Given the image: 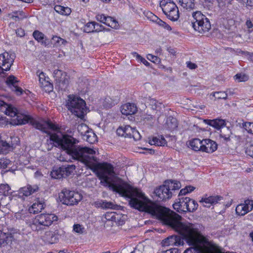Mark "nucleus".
<instances>
[{
	"mask_svg": "<svg viewBox=\"0 0 253 253\" xmlns=\"http://www.w3.org/2000/svg\"><path fill=\"white\" fill-rule=\"evenodd\" d=\"M204 122L215 128L217 129H220V137L223 138L226 141L230 140V137L232 134L231 130L229 127H226L225 121L222 119H216L213 120H204Z\"/></svg>",
	"mask_w": 253,
	"mask_h": 253,
	"instance_id": "7",
	"label": "nucleus"
},
{
	"mask_svg": "<svg viewBox=\"0 0 253 253\" xmlns=\"http://www.w3.org/2000/svg\"><path fill=\"white\" fill-rule=\"evenodd\" d=\"M193 19L191 21L194 29L200 34H205L211 29L209 19L201 11H196L192 13Z\"/></svg>",
	"mask_w": 253,
	"mask_h": 253,
	"instance_id": "5",
	"label": "nucleus"
},
{
	"mask_svg": "<svg viewBox=\"0 0 253 253\" xmlns=\"http://www.w3.org/2000/svg\"><path fill=\"white\" fill-rule=\"evenodd\" d=\"M149 143L151 145L157 146H165L167 144V141L162 135L153 137L151 140H149Z\"/></svg>",
	"mask_w": 253,
	"mask_h": 253,
	"instance_id": "26",
	"label": "nucleus"
},
{
	"mask_svg": "<svg viewBox=\"0 0 253 253\" xmlns=\"http://www.w3.org/2000/svg\"><path fill=\"white\" fill-rule=\"evenodd\" d=\"M163 244L164 246L170 245H180L181 239L179 237L176 236H170L163 240Z\"/></svg>",
	"mask_w": 253,
	"mask_h": 253,
	"instance_id": "23",
	"label": "nucleus"
},
{
	"mask_svg": "<svg viewBox=\"0 0 253 253\" xmlns=\"http://www.w3.org/2000/svg\"><path fill=\"white\" fill-rule=\"evenodd\" d=\"M3 188L5 191L4 192L6 191L7 192H8L9 190H10V188L8 184H1L0 185V189Z\"/></svg>",
	"mask_w": 253,
	"mask_h": 253,
	"instance_id": "56",
	"label": "nucleus"
},
{
	"mask_svg": "<svg viewBox=\"0 0 253 253\" xmlns=\"http://www.w3.org/2000/svg\"><path fill=\"white\" fill-rule=\"evenodd\" d=\"M234 78L236 80H238V82H245L248 80L249 77L244 74L239 73L236 74L234 76Z\"/></svg>",
	"mask_w": 253,
	"mask_h": 253,
	"instance_id": "41",
	"label": "nucleus"
},
{
	"mask_svg": "<svg viewBox=\"0 0 253 253\" xmlns=\"http://www.w3.org/2000/svg\"><path fill=\"white\" fill-rule=\"evenodd\" d=\"M41 86L43 87L45 91L48 92L51 91L53 89V85L49 82H45L44 85H41Z\"/></svg>",
	"mask_w": 253,
	"mask_h": 253,
	"instance_id": "45",
	"label": "nucleus"
},
{
	"mask_svg": "<svg viewBox=\"0 0 253 253\" xmlns=\"http://www.w3.org/2000/svg\"><path fill=\"white\" fill-rule=\"evenodd\" d=\"M186 64L187 67L191 70L195 69L198 67L197 65L195 63H192L191 61H187L186 62Z\"/></svg>",
	"mask_w": 253,
	"mask_h": 253,
	"instance_id": "52",
	"label": "nucleus"
},
{
	"mask_svg": "<svg viewBox=\"0 0 253 253\" xmlns=\"http://www.w3.org/2000/svg\"><path fill=\"white\" fill-rule=\"evenodd\" d=\"M154 193L158 197V200L159 199V200L161 201L169 199L172 195V192L169 190L166 184L156 188L154 191Z\"/></svg>",
	"mask_w": 253,
	"mask_h": 253,
	"instance_id": "13",
	"label": "nucleus"
},
{
	"mask_svg": "<svg viewBox=\"0 0 253 253\" xmlns=\"http://www.w3.org/2000/svg\"><path fill=\"white\" fill-rule=\"evenodd\" d=\"M105 218L107 220H113L115 219V213L114 212H107L105 215Z\"/></svg>",
	"mask_w": 253,
	"mask_h": 253,
	"instance_id": "55",
	"label": "nucleus"
},
{
	"mask_svg": "<svg viewBox=\"0 0 253 253\" xmlns=\"http://www.w3.org/2000/svg\"><path fill=\"white\" fill-rule=\"evenodd\" d=\"M61 202L64 205L73 206L77 204L83 198L78 192L63 190L59 195Z\"/></svg>",
	"mask_w": 253,
	"mask_h": 253,
	"instance_id": "9",
	"label": "nucleus"
},
{
	"mask_svg": "<svg viewBox=\"0 0 253 253\" xmlns=\"http://www.w3.org/2000/svg\"><path fill=\"white\" fill-rule=\"evenodd\" d=\"M159 26L164 27L165 29L170 31L171 30V28L169 25L167 24L165 22L162 21L161 19L159 20L158 23H157Z\"/></svg>",
	"mask_w": 253,
	"mask_h": 253,
	"instance_id": "46",
	"label": "nucleus"
},
{
	"mask_svg": "<svg viewBox=\"0 0 253 253\" xmlns=\"http://www.w3.org/2000/svg\"><path fill=\"white\" fill-rule=\"evenodd\" d=\"M203 140H201L199 138H194L191 140L189 142V145L191 149L195 151H202L203 145Z\"/></svg>",
	"mask_w": 253,
	"mask_h": 253,
	"instance_id": "24",
	"label": "nucleus"
},
{
	"mask_svg": "<svg viewBox=\"0 0 253 253\" xmlns=\"http://www.w3.org/2000/svg\"><path fill=\"white\" fill-rule=\"evenodd\" d=\"M58 219V217L54 214L42 213L36 216L30 226L33 231H39L43 230V227L49 226L53 222L57 221Z\"/></svg>",
	"mask_w": 253,
	"mask_h": 253,
	"instance_id": "6",
	"label": "nucleus"
},
{
	"mask_svg": "<svg viewBox=\"0 0 253 253\" xmlns=\"http://www.w3.org/2000/svg\"><path fill=\"white\" fill-rule=\"evenodd\" d=\"M9 164V161L4 159H0V169L6 168Z\"/></svg>",
	"mask_w": 253,
	"mask_h": 253,
	"instance_id": "49",
	"label": "nucleus"
},
{
	"mask_svg": "<svg viewBox=\"0 0 253 253\" xmlns=\"http://www.w3.org/2000/svg\"><path fill=\"white\" fill-rule=\"evenodd\" d=\"M0 111L11 117H16L14 120L17 121V125L30 123L36 128L49 134H50L49 130L57 131L59 129V127L50 121H38L29 115L19 114L16 108L6 103L1 99H0Z\"/></svg>",
	"mask_w": 253,
	"mask_h": 253,
	"instance_id": "3",
	"label": "nucleus"
},
{
	"mask_svg": "<svg viewBox=\"0 0 253 253\" xmlns=\"http://www.w3.org/2000/svg\"><path fill=\"white\" fill-rule=\"evenodd\" d=\"M13 236L11 233H4L0 230V248L12 242Z\"/></svg>",
	"mask_w": 253,
	"mask_h": 253,
	"instance_id": "21",
	"label": "nucleus"
},
{
	"mask_svg": "<svg viewBox=\"0 0 253 253\" xmlns=\"http://www.w3.org/2000/svg\"><path fill=\"white\" fill-rule=\"evenodd\" d=\"M33 36L35 39L38 42H41L42 44L45 43L44 42V39L45 37L42 33L38 30H36L33 32Z\"/></svg>",
	"mask_w": 253,
	"mask_h": 253,
	"instance_id": "31",
	"label": "nucleus"
},
{
	"mask_svg": "<svg viewBox=\"0 0 253 253\" xmlns=\"http://www.w3.org/2000/svg\"><path fill=\"white\" fill-rule=\"evenodd\" d=\"M203 145L202 151L207 153H212L217 148V145L215 142L210 139H203Z\"/></svg>",
	"mask_w": 253,
	"mask_h": 253,
	"instance_id": "17",
	"label": "nucleus"
},
{
	"mask_svg": "<svg viewBox=\"0 0 253 253\" xmlns=\"http://www.w3.org/2000/svg\"><path fill=\"white\" fill-rule=\"evenodd\" d=\"M249 125L250 127H253V123H245L244 124V126L247 127V126ZM251 131V133H252L253 132V130H252L251 128H250V130Z\"/></svg>",
	"mask_w": 253,
	"mask_h": 253,
	"instance_id": "60",
	"label": "nucleus"
},
{
	"mask_svg": "<svg viewBox=\"0 0 253 253\" xmlns=\"http://www.w3.org/2000/svg\"><path fill=\"white\" fill-rule=\"evenodd\" d=\"M246 153L253 158V144L248 146L246 150Z\"/></svg>",
	"mask_w": 253,
	"mask_h": 253,
	"instance_id": "48",
	"label": "nucleus"
},
{
	"mask_svg": "<svg viewBox=\"0 0 253 253\" xmlns=\"http://www.w3.org/2000/svg\"><path fill=\"white\" fill-rule=\"evenodd\" d=\"M166 185L169 190L172 192L173 191L178 190L180 188L181 185L179 181L175 180H169L165 182Z\"/></svg>",
	"mask_w": 253,
	"mask_h": 253,
	"instance_id": "27",
	"label": "nucleus"
},
{
	"mask_svg": "<svg viewBox=\"0 0 253 253\" xmlns=\"http://www.w3.org/2000/svg\"><path fill=\"white\" fill-rule=\"evenodd\" d=\"M39 187L37 185H27L26 186L21 188L19 189V193L25 196H28L38 191Z\"/></svg>",
	"mask_w": 253,
	"mask_h": 253,
	"instance_id": "19",
	"label": "nucleus"
},
{
	"mask_svg": "<svg viewBox=\"0 0 253 253\" xmlns=\"http://www.w3.org/2000/svg\"><path fill=\"white\" fill-rule=\"evenodd\" d=\"M11 18L15 21L19 20L21 18L18 15H12L11 17Z\"/></svg>",
	"mask_w": 253,
	"mask_h": 253,
	"instance_id": "61",
	"label": "nucleus"
},
{
	"mask_svg": "<svg viewBox=\"0 0 253 253\" xmlns=\"http://www.w3.org/2000/svg\"><path fill=\"white\" fill-rule=\"evenodd\" d=\"M116 133L119 136L126 138H133L135 141L139 140L141 138V135L139 132L130 126L119 127L117 129Z\"/></svg>",
	"mask_w": 253,
	"mask_h": 253,
	"instance_id": "11",
	"label": "nucleus"
},
{
	"mask_svg": "<svg viewBox=\"0 0 253 253\" xmlns=\"http://www.w3.org/2000/svg\"><path fill=\"white\" fill-rule=\"evenodd\" d=\"M147 59L154 63L157 62L159 60V58L157 56H154L151 54H149L147 55Z\"/></svg>",
	"mask_w": 253,
	"mask_h": 253,
	"instance_id": "54",
	"label": "nucleus"
},
{
	"mask_svg": "<svg viewBox=\"0 0 253 253\" xmlns=\"http://www.w3.org/2000/svg\"><path fill=\"white\" fill-rule=\"evenodd\" d=\"M52 40L57 44V45H65L67 42L66 40L57 36H53Z\"/></svg>",
	"mask_w": 253,
	"mask_h": 253,
	"instance_id": "40",
	"label": "nucleus"
},
{
	"mask_svg": "<svg viewBox=\"0 0 253 253\" xmlns=\"http://www.w3.org/2000/svg\"><path fill=\"white\" fill-rule=\"evenodd\" d=\"M180 5L184 9L190 11L195 8V0H179Z\"/></svg>",
	"mask_w": 253,
	"mask_h": 253,
	"instance_id": "25",
	"label": "nucleus"
},
{
	"mask_svg": "<svg viewBox=\"0 0 253 253\" xmlns=\"http://www.w3.org/2000/svg\"><path fill=\"white\" fill-rule=\"evenodd\" d=\"M62 170V175L63 177H65L71 175L73 171L75 169V166L74 165H64L61 166Z\"/></svg>",
	"mask_w": 253,
	"mask_h": 253,
	"instance_id": "28",
	"label": "nucleus"
},
{
	"mask_svg": "<svg viewBox=\"0 0 253 253\" xmlns=\"http://www.w3.org/2000/svg\"><path fill=\"white\" fill-rule=\"evenodd\" d=\"M147 16L151 21L156 22L157 24L158 23L159 20H160L159 18L151 12L147 13Z\"/></svg>",
	"mask_w": 253,
	"mask_h": 253,
	"instance_id": "44",
	"label": "nucleus"
},
{
	"mask_svg": "<svg viewBox=\"0 0 253 253\" xmlns=\"http://www.w3.org/2000/svg\"><path fill=\"white\" fill-rule=\"evenodd\" d=\"M104 24L115 29H118L119 26L118 21L111 16H107L106 17V22H104Z\"/></svg>",
	"mask_w": 253,
	"mask_h": 253,
	"instance_id": "30",
	"label": "nucleus"
},
{
	"mask_svg": "<svg viewBox=\"0 0 253 253\" xmlns=\"http://www.w3.org/2000/svg\"><path fill=\"white\" fill-rule=\"evenodd\" d=\"M177 126L178 123L176 118L169 116L167 119L166 122L165 124V128L170 131H172L175 129Z\"/></svg>",
	"mask_w": 253,
	"mask_h": 253,
	"instance_id": "22",
	"label": "nucleus"
},
{
	"mask_svg": "<svg viewBox=\"0 0 253 253\" xmlns=\"http://www.w3.org/2000/svg\"><path fill=\"white\" fill-rule=\"evenodd\" d=\"M148 103L151 106V108L153 110H158L161 108V106L162 104L160 102H158L154 98H149L148 99Z\"/></svg>",
	"mask_w": 253,
	"mask_h": 253,
	"instance_id": "33",
	"label": "nucleus"
},
{
	"mask_svg": "<svg viewBox=\"0 0 253 253\" xmlns=\"http://www.w3.org/2000/svg\"><path fill=\"white\" fill-rule=\"evenodd\" d=\"M98 168L97 176L102 185L129 198V204L131 208L155 216L164 224L179 233L189 245L192 246L183 253H204L203 247L200 244V239L193 233L192 225L182 222L180 215L152 202L138 189L128 187L116 175L112 165L108 163H100Z\"/></svg>",
	"mask_w": 253,
	"mask_h": 253,
	"instance_id": "1",
	"label": "nucleus"
},
{
	"mask_svg": "<svg viewBox=\"0 0 253 253\" xmlns=\"http://www.w3.org/2000/svg\"><path fill=\"white\" fill-rule=\"evenodd\" d=\"M53 75L55 80V88L59 90H65L69 84L66 74L60 70H56L54 71Z\"/></svg>",
	"mask_w": 253,
	"mask_h": 253,
	"instance_id": "10",
	"label": "nucleus"
},
{
	"mask_svg": "<svg viewBox=\"0 0 253 253\" xmlns=\"http://www.w3.org/2000/svg\"><path fill=\"white\" fill-rule=\"evenodd\" d=\"M186 189H187L188 193L191 192L192 191H194L195 188L192 186H187L185 187Z\"/></svg>",
	"mask_w": 253,
	"mask_h": 253,
	"instance_id": "59",
	"label": "nucleus"
},
{
	"mask_svg": "<svg viewBox=\"0 0 253 253\" xmlns=\"http://www.w3.org/2000/svg\"><path fill=\"white\" fill-rule=\"evenodd\" d=\"M188 193V191H187V189H186V188L185 187L183 189H182L179 193V196H182V195H185V194H187Z\"/></svg>",
	"mask_w": 253,
	"mask_h": 253,
	"instance_id": "58",
	"label": "nucleus"
},
{
	"mask_svg": "<svg viewBox=\"0 0 253 253\" xmlns=\"http://www.w3.org/2000/svg\"><path fill=\"white\" fill-rule=\"evenodd\" d=\"M107 17L104 14H98L96 16V19L98 21L104 23V22H106Z\"/></svg>",
	"mask_w": 253,
	"mask_h": 253,
	"instance_id": "51",
	"label": "nucleus"
},
{
	"mask_svg": "<svg viewBox=\"0 0 253 253\" xmlns=\"http://www.w3.org/2000/svg\"><path fill=\"white\" fill-rule=\"evenodd\" d=\"M246 25L248 29L253 28V23L250 19H248L246 22Z\"/></svg>",
	"mask_w": 253,
	"mask_h": 253,
	"instance_id": "57",
	"label": "nucleus"
},
{
	"mask_svg": "<svg viewBox=\"0 0 253 253\" xmlns=\"http://www.w3.org/2000/svg\"><path fill=\"white\" fill-rule=\"evenodd\" d=\"M132 54L134 57H136L137 59L141 61V62H142L146 66H149L150 65V63L145 58H143L137 53L133 52Z\"/></svg>",
	"mask_w": 253,
	"mask_h": 253,
	"instance_id": "43",
	"label": "nucleus"
},
{
	"mask_svg": "<svg viewBox=\"0 0 253 253\" xmlns=\"http://www.w3.org/2000/svg\"><path fill=\"white\" fill-rule=\"evenodd\" d=\"M188 205L189 206L187 210V211L188 212H194L197 209L198 207L197 203L195 200L190 198Z\"/></svg>",
	"mask_w": 253,
	"mask_h": 253,
	"instance_id": "35",
	"label": "nucleus"
},
{
	"mask_svg": "<svg viewBox=\"0 0 253 253\" xmlns=\"http://www.w3.org/2000/svg\"><path fill=\"white\" fill-rule=\"evenodd\" d=\"M77 129L78 132L80 133L81 135H84V137L87 133H90L88 127L84 124L79 125L77 126Z\"/></svg>",
	"mask_w": 253,
	"mask_h": 253,
	"instance_id": "32",
	"label": "nucleus"
},
{
	"mask_svg": "<svg viewBox=\"0 0 253 253\" xmlns=\"http://www.w3.org/2000/svg\"><path fill=\"white\" fill-rule=\"evenodd\" d=\"M103 201L102 200H98L95 202H94L93 205H94L96 208H101L102 209L103 205Z\"/></svg>",
	"mask_w": 253,
	"mask_h": 253,
	"instance_id": "53",
	"label": "nucleus"
},
{
	"mask_svg": "<svg viewBox=\"0 0 253 253\" xmlns=\"http://www.w3.org/2000/svg\"><path fill=\"white\" fill-rule=\"evenodd\" d=\"M178 200L173 204L174 209L179 213L187 212L190 198L187 197H181L178 199Z\"/></svg>",
	"mask_w": 253,
	"mask_h": 253,
	"instance_id": "14",
	"label": "nucleus"
},
{
	"mask_svg": "<svg viewBox=\"0 0 253 253\" xmlns=\"http://www.w3.org/2000/svg\"><path fill=\"white\" fill-rule=\"evenodd\" d=\"M94 27V32H98L101 31L103 29V27L101 25L95 22H93Z\"/></svg>",
	"mask_w": 253,
	"mask_h": 253,
	"instance_id": "50",
	"label": "nucleus"
},
{
	"mask_svg": "<svg viewBox=\"0 0 253 253\" xmlns=\"http://www.w3.org/2000/svg\"><path fill=\"white\" fill-rule=\"evenodd\" d=\"M103 205L102 207V209L107 210V209H118V206L114 204V203L111 202H107L106 200L103 201Z\"/></svg>",
	"mask_w": 253,
	"mask_h": 253,
	"instance_id": "36",
	"label": "nucleus"
},
{
	"mask_svg": "<svg viewBox=\"0 0 253 253\" xmlns=\"http://www.w3.org/2000/svg\"><path fill=\"white\" fill-rule=\"evenodd\" d=\"M62 168L60 167V168L53 170L50 173L51 176L54 179H60L63 177V175H62Z\"/></svg>",
	"mask_w": 253,
	"mask_h": 253,
	"instance_id": "34",
	"label": "nucleus"
},
{
	"mask_svg": "<svg viewBox=\"0 0 253 253\" xmlns=\"http://www.w3.org/2000/svg\"><path fill=\"white\" fill-rule=\"evenodd\" d=\"M49 144H48L47 149L50 150L53 146L59 147L65 151L66 153L73 159L81 161L85 165H89L93 158L95 151L86 147H82L76 144L78 141L73 137L69 135H60L56 133L50 135Z\"/></svg>",
	"mask_w": 253,
	"mask_h": 253,
	"instance_id": "2",
	"label": "nucleus"
},
{
	"mask_svg": "<svg viewBox=\"0 0 253 253\" xmlns=\"http://www.w3.org/2000/svg\"><path fill=\"white\" fill-rule=\"evenodd\" d=\"M39 82L41 85H44L45 82H47L45 80V76L43 72L40 73L39 75Z\"/></svg>",
	"mask_w": 253,
	"mask_h": 253,
	"instance_id": "47",
	"label": "nucleus"
},
{
	"mask_svg": "<svg viewBox=\"0 0 253 253\" xmlns=\"http://www.w3.org/2000/svg\"><path fill=\"white\" fill-rule=\"evenodd\" d=\"M212 95L217 99H225L227 97V93L224 91L214 92L212 93Z\"/></svg>",
	"mask_w": 253,
	"mask_h": 253,
	"instance_id": "37",
	"label": "nucleus"
},
{
	"mask_svg": "<svg viewBox=\"0 0 253 253\" xmlns=\"http://www.w3.org/2000/svg\"><path fill=\"white\" fill-rule=\"evenodd\" d=\"M54 9L56 12L62 15H68L71 12L70 8L67 7H65L61 5H56Z\"/></svg>",
	"mask_w": 253,
	"mask_h": 253,
	"instance_id": "29",
	"label": "nucleus"
},
{
	"mask_svg": "<svg viewBox=\"0 0 253 253\" xmlns=\"http://www.w3.org/2000/svg\"><path fill=\"white\" fill-rule=\"evenodd\" d=\"M247 4L250 6H253V0H247Z\"/></svg>",
	"mask_w": 253,
	"mask_h": 253,
	"instance_id": "62",
	"label": "nucleus"
},
{
	"mask_svg": "<svg viewBox=\"0 0 253 253\" xmlns=\"http://www.w3.org/2000/svg\"><path fill=\"white\" fill-rule=\"evenodd\" d=\"M94 27L93 22H88L84 26V31L87 33L94 32Z\"/></svg>",
	"mask_w": 253,
	"mask_h": 253,
	"instance_id": "38",
	"label": "nucleus"
},
{
	"mask_svg": "<svg viewBox=\"0 0 253 253\" xmlns=\"http://www.w3.org/2000/svg\"><path fill=\"white\" fill-rule=\"evenodd\" d=\"M170 252H172V253H180L179 252V250L177 249L176 248H172L171 249H169Z\"/></svg>",
	"mask_w": 253,
	"mask_h": 253,
	"instance_id": "63",
	"label": "nucleus"
},
{
	"mask_svg": "<svg viewBox=\"0 0 253 253\" xmlns=\"http://www.w3.org/2000/svg\"><path fill=\"white\" fill-rule=\"evenodd\" d=\"M58 160L60 161H67V160L61 155L59 157Z\"/></svg>",
	"mask_w": 253,
	"mask_h": 253,
	"instance_id": "64",
	"label": "nucleus"
},
{
	"mask_svg": "<svg viewBox=\"0 0 253 253\" xmlns=\"http://www.w3.org/2000/svg\"><path fill=\"white\" fill-rule=\"evenodd\" d=\"M73 230L78 233L83 234L84 231V228L82 225L77 224L74 225Z\"/></svg>",
	"mask_w": 253,
	"mask_h": 253,
	"instance_id": "42",
	"label": "nucleus"
},
{
	"mask_svg": "<svg viewBox=\"0 0 253 253\" xmlns=\"http://www.w3.org/2000/svg\"><path fill=\"white\" fill-rule=\"evenodd\" d=\"M164 13L171 21H176L179 17V10L176 4L171 0H162L160 3Z\"/></svg>",
	"mask_w": 253,
	"mask_h": 253,
	"instance_id": "8",
	"label": "nucleus"
},
{
	"mask_svg": "<svg viewBox=\"0 0 253 253\" xmlns=\"http://www.w3.org/2000/svg\"><path fill=\"white\" fill-rule=\"evenodd\" d=\"M18 81L14 76H10L6 80V84L17 95H21L23 93V89L18 86Z\"/></svg>",
	"mask_w": 253,
	"mask_h": 253,
	"instance_id": "15",
	"label": "nucleus"
},
{
	"mask_svg": "<svg viewBox=\"0 0 253 253\" xmlns=\"http://www.w3.org/2000/svg\"><path fill=\"white\" fill-rule=\"evenodd\" d=\"M121 112L126 116L135 114L137 109L136 105L132 103H126L122 106Z\"/></svg>",
	"mask_w": 253,
	"mask_h": 253,
	"instance_id": "18",
	"label": "nucleus"
},
{
	"mask_svg": "<svg viewBox=\"0 0 253 253\" xmlns=\"http://www.w3.org/2000/svg\"><path fill=\"white\" fill-rule=\"evenodd\" d=\"M222 199V197L219 196H210L208 197H203L199 201L205 207L210 208L211 206L217 204L218 201Z\"/></svg>",
	"mask_w": 253,
	"mask_h": 253,
	"instance_id": "16",
	"label": "nucleus"
},
{
	"mask_svg": "<svg viewBox=\"0 0 253 253\" xmlns=\"http://www.w3.org/2000/svg\"><path fill=\"white\" fill-rule=\"evenodd\" d=\"M84 137L85 138L84 139L90 143H94L96 140V137L95 134L92 132H90L89 133H87Z\"/></svg>",
	"mask_w": 253,
	"mask_h": 253,
	"instance_id": "39",
	"label": "nucleus"
},
{
	"mask_svg": "<svg viewBox=\"0 0 253 253\" xmlns=\"http://www.w3.org/2000/svg\"><path fill=\"white\" fill-rule=\"evenodd\" d=\"M253 209V200L247 199L243 203L239 204L236 208V213L239 216H243Z\"/></svg>",
	"mask_w": 253,
	"mask_h": 253,
	"instance_id": "12",
	"label": "nucleus"
},
{
	"mask_svg": "<svg viewBox=\"0 0 253 253\" xmlns=\"http://www.w3.org/2000/svg\"><path fill=\"white\" fill-rule=\"evenodd\" d=\"M44 202L42 200H37L32 206L29 209V212L33 214H36L42 211L45 208Z\"/></svg>",
	"mask_w": 253,
	"mask_h": 253,
	"instance_id": "20",
	"label": "nucleus"
},
{
	"mask_svg": "<svg viewBox=\"0 0 253 253\" xmlns=\"http://www.w3.org/2000/svg\"><path fill=\"white\" fill-rule=\"evenodd\" d=\"M67 107L72 114L83 119L86 113V107L85 101L80 97L73 95H69Z\"/></svg>",
	"mask_w": 253,
	"mask_h": 253,
	"instance_id": "4",
	"label": "nucleus"
}]
</instances>
